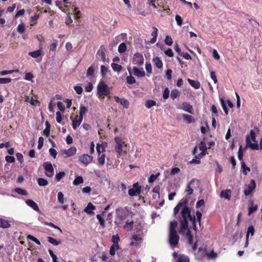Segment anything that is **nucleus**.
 Masks as SVG:
<instances>
[{"mask_svg": "<svg viewBox=\"0 0 262 262\" xmlns=\"http://www.w3.org/2000/svg\"><path fill=\"white\" fill-rule=\"evenodd\" d=\"M188 203V200L187 198L182 199L178 205L173 209V214L176 215L178 214L180 209L181 217L179 219L180 223H181V227L180 229V233H184L187 230L188 227V221L192 222L193 229L194 230H196V220L194 216H192L191 215V209L187 206Z\"/></svg>", "mask_w": 262, "mask_h": 262, "instance_id": "obj_1", "label": "nucleus"}, {"mask_svg": "<svg viewBox=\"0 0 262 262\" xmlns=\"http://www.w3.org/2000/svg\"><path fill=\"white\" fill-rule=\"evenodd\" d=\"M110 89L104 81H100L97 86V96L99 98L110 97Z\"/></svg>", "mask_w": 262, "mask_h": 262, "instance_id": "obj_2", "label": "nucleus"}, {"mask_svg": "<svg viewBox=\"0 0 262 262\" xmlns=\"http://www.w3.org/2000/svg\"><path fill=\"white\" fill-rule=\"evenodd\" d=\"M116 213L115 224L117 227H121L123 221L127 217L128 214L122 208L116 209Z\"/></svg>", "mask_w": 262, "mask_h": 262, "instance_id": "obj_3", "label": "nucleus"}, {"mask_svg": "<svg viewBox=\"0 0 262 262\" xmlns=\"http://www.w3.org/2000/svg\"><path fill=\"white\" fill-rule=\"evenodd\" d=\"M180 237L177 231L169 232L168 241L169 244L173 247H176L179 243Z\"/></svg>", "mask_w": 262, "mask_h": 262, "instance_id": "obj_4", "label": "nucleus"}, {"mask_svg": "<svg viewBox=\"0 0 262 262\" xmlns=\"http://www.w3.org/2000/svg\"><path fill=\"white\" fill-rule=\"evenodd\" d=\"M115 141L116 142L115 145V151L117 152L119 155H120L123 151V147L126 146V144L125 142L123 141V140L119 137H116L114 139Z\"/></svg>", "mask_w": 262, "mask_h": 262, "instance_id": "obj_5", "label": "nucleus"}, {"mask_svg": "<svg viewBox=\"0 0 262 262\" xmlns=\"http://www.w3.org/2000/svg\"><path fill=\"white\" fill-rule=\"evenodd\" d=\"M76 151V148L74 146H72L68 149L61 150L60 153L62 157L67 158L70 157H72L75 155Z\"/></svg>", "mask_w": 262, "mask_h": 262, "instance_id": "obj_6", "label": "nucleus"}, {"mask_svg": "<svg viewBox=\"0 0 262 262\" xmlns=\"http://www.w3.org/2000/svg\"><path fill=\"white\" fill-rule=\"evenodd\" d=\"M105 52L106 49L104 46L101 45L96 53L97 58L100 59L104 62L107 61Z\"/></svg>", "mask_w": 262, "mask_h": 262, "instance_id": "obj_7", "label": "nucleus"}, {"mask_svg": "<svg viewBox=\"0 0 262 262\" xmlns=\"http://www.w3.org/2000/svg\"><path fill=\"white\" fill-rule=\"evenodd\" d=\"M141 187L139 185L138 183L133 184V188L128 190V194L132 196L139 195L141 193Z\"/></svg>", "mask_w": 262, "mask_h": 262, "instance_id": "obj_8", "label": "nucleus"}, {"mask_svg": "<svg viewBox=\"0 0 262 262\" xmlns=\"http://www.w3.org/2000/svg\"><path fill=\"white\" fill-rule=\"evenodd\" d=\"M46 174L47 177L51 178L54 175V168L52 164L47 162L43 163Z\"/></svg>", "mask_w": 262, "mask_h": 262, "instance_id": "obj_9", "label": "nucleus"}, {"mask_svg": "<svg viewBox=\"0 0 262 262\" xmlns=\"http://www.w3.org/2000/svg\"><path fill=\"white\" fill-rule=\"evenodd\" d=\"M144 58L143 55L139 53H136L134 54L133 58V63L134 64L140 66L143 64Z\"/></svg>", "mask_w": 262, "mask_h": 262, "instance_id": "obj_10", "label": "nucleus"}, {"mask_svg": "<svg viewBox=\"0 0 262 262\" xmlns=\"http://www.w3.org/2000/svg\"><path fill=\"white\" fill-rule=\"evenodd\" d=\"M93 158L88 154H83L79 157V161L85 165H88L92 162Z\"/></svg>", "mask_w": 262, "mask_h": 262, "instance_id": "obj_11", "label": "nucleus"}, {"mask_svg": "<svg viewBox=\"0 0 262 262\" xmlns=\"http://www.w3.org/2000/svg\"><path fill=\"white\" fill-rule=\"evenodd\" d=\"M256 187V183L254 180L252 179L250 181V184L247 186V188L244 190V194L245 195H249L255 189Z\"/></svg>", "mask_w": 262, "mask_h": 262, "instance_id": "obj_12", "label": "nucleus"}, {"mask_svg": "<svg viewBox=\"0 0 262 262\" xmlns=\"http://www.w3.org/2000/svg\"><path fill=\"white\" fill-rule=\"evenodd\" d=\"M179 109H182L185 112H187L191 114H193V108L191 105L188 102H185L182 103V107H178Z\"/></svg>", "mask_w": 262, "mask_h": 262, "instance_id": "obj_13", "label": "nucleus"}, {"mask_svg": "<svg viewBox=\"0 0 262 262\" xmlns=\"http://www.w3.org/2000/svg\"><path fill=\"white\" fill-rule=\"evenodd\" d=\"M114 99L116 102L120 103L122 105H123L124 108H127L128 107L129 103L127 99L125 98L120 99L118 96H115Z\"/></svg>", "mask_w": 262, "mask_h": 262, "instance_id": "obj_14", "label": "nucleus"}, {"mask_svg": "<svg viewBox=\"0 0 262 262\" xmlns=\"http://www.w3.org/2000/svg\"><path fill=\"white\" fill-rule=\"evenodd\" d=\"M83 119L80 118L78 115H76L75 118L72 120V127L74 129H76L78 127L82 121Z\"/></svg>", "mask_w": 262, "mask_h": 262, "instance_id": "obj_15", "label": "nucleus"}, {"mask_svg": "<svg viewBox=\"0 0 262 262\" xmlns=\"http://www.w3.org/2000/svg\"><path fill=\"white\" fill-rule=\"evenodd\" d=\"M96 209V207L92 203H88L87 206L84 208V211L88 214H93V210Z\"/></svg>", "mask_w": 262, "mask_h": 262, "instance_id": "obj_16", "label": "nucleus"}, {"mask_svg": "<svg viewBox=\"0 0 262 262\" xmlns=\"http://www.w3.org/2000/svg\"><path fill=\"white\" fill-rule=\"evenodd\" d=\"M26 204L33 209L34 210L39 212V208L38 205L32 200L28 199L26 201Z\"/></svg>", "mask_w": 262, "mask_h": 262, "instance_id": "obj_17", "label": "nucleus"}, {"mask_svg": "<svg viewBox=\"0 0 262 262\" xmlns=\"http://www.w3.org/2000/svg\"><path fill=\"white\" fill-rule=\"evenodd\" d=\"M42 53V49L41 47L40 49L37 50L29 52L28 55L34 58H36L41 55Z\"/></svg>", "mask_w": 262, "mask_h": 262, "instance_id": "obj_18", "label": "nucleus"}, {"mask_svg": "<svg viewBox=\"0 0 262 262\" xmlns=\"http://www.w3.org/2000/svg\"><path fill=\"white\" fill-rule=\"evenodd\" d=\"M246 143L247 144L249 145V147L253 149V150H258V145L257 143H252L251 142V140L250 139V137L249 135H247L246 137Z\"/></svg>", "mask_w": 262, "mask_h": 262, "instance_id": "obj_19", "label": "nucleus"}, {"mask_svg": "<svg viewBox=\"0 0 262 262\" xmlns=\"http://www.w3.org/2000/svg\"><path fill=\"white\" fill-rule=\"evenodd\" d=\"M220 196L221 198H224L226 199L229 200L231 196V191L230 189H227L221 191Z\"/></svg>", "mask_w": 262, "mask_h": 262, "instance_id": "obj_20", "label": "nucleus"}, {"mask_svg": "<svg viewBox=\"0 0 262 262\" xmlns=\"http://www.w3.org/2000/svg\"><path fill=\"white\" fill-rule=\"evenodd\" d=\"M258 206L257 205H254L253 201H250V205L248 207V215H250L254 212L257 210Z\"/></svg>", "mask_w": 262, "mask_h": 262, "instance_id": "obj_21", "label": "nucleus"}, {"mask_svg": "<svg viewBox=\"0 0 262 262\" xmlns=\"http://www.w3.org/2000/svg\"><path fill=\"white\" fill-rule=\"evenodd\" d=\"M152 62L157 68L161 69L163 67V62L159 57H154Z\"/></svg>", "mask_w": 262, "mask_h": 262, "instance_id": "obj_22", "label": "nucleus"}, {"mask_svg": "<svg viewBox=\"0 0 262 262\" xmlns=\"http://www.w3.org/2000/svg\"><path fill=\"white\" fill-rule=\"evenodd\" d=\"M152 29L153 31L151 33V35L152 36V38H151L150 40V42L151 43H154L156 42L158 36V29L155 27H153Z\"/></svg>", "mask_w": 262, "mask_h": 262, "instance_id": "obj_23", "label": "nucleus"}, {"mask_svg": "<svg viewBox=\"0 0 262 262\" xmlns=\"http://www.w3.org/2000/svg\"><path fill=\"white\" fill-rule=\"evenodd\" d=\"M11 227V224L9 221L0 218V228H8Z\"/></svg>", "mask_w": 262, "mask_h": 262, "instance_id": "obj_24", "label": "nucleus"}, {"mask_svg": "<svg viewBox=\"0 0 262 262\" xmlns=\"http://www.w3.org/2000/svg\"><path fill=\"white\" fill-rule=\"evenodd\" d=\"M133 73L135 76L139 77H142L145 75V73L144 71H141L136 67L133 68Z\"/></svg>", "mask_w": 262, "mask_h": 262, "instance_id": "obj_25", "label": "nucleus"}, {"mask_svg": "<svg viewBox=\"0 0 262 262\" xmlns=\"http://www.w3.org/2000/svg\"><path fill=\"white\" fill-rule=\"evenodd\" d=\"M189 83L195 89H199L200 88V82L198 80H194L190 79H188Z\"/></svg>", "mask_w": 262, "mask_h": 262, "instance_id": "obj_26", "label": "nucleus"}, {"mask_svg": "<svg viewBox=\"0 0 262 262\" xmlns=\"http://www.w3.org/2000/svg\"><path fill=\"white\" fill-rule=\"evenodd\" d=\"M182 117L184 120H185L187 123L195 122L194 119L190 115L184 114H183Z\"/></svg>", "mask_w": 262, "mask_h": 262, "instance_id": "obj_27", "label": "nucleus"}, {"mask_svg": "<svg viewBox=\"0 0 262 262\" xmlns=\"http://www.w3.org/2000/svg\"><path fill=\"white\" fill-rule=\"evenodd\" d=\"M134 222L133 220L126 221L125 224L124 225L123 228L127 231H131L133 228Z\"/></svg>", "mask_w": 262, "mask_h": 262, "instance_id": "obj_28", "label": "nucleus"}, {"mask_svg": "<svg viewBox=\"0 0 262 262\" xmlns=\"http://www.w3.org/2000/svg\"><path fill=\"white\" fill-rule=\"evenodd\" d=\"M194 181V179L191 180V181L187 185L185 191L187 195H190L193 193V190L192 188H191L190 184H192Z\"/></svg>", "mask_w": 262, "mask_h": 262, "instance_id": "obj_29", "label": "nucleus"}, {"mask_svg": "<svg viewBox=\"0 0 262 262\" xmlns=\"http://www.w3.org/2000/svg\"><path fill=\"white\" fill-rule=\"evenodd\" d=\"M105 154H101L100 155H98V157L97 159L98 163L99 165L102 166L105 163Z\"/></svg>", "mask_w": 262, "mask_h": 262, "instance_id": "obj_30", "label": "nucleus"}, {"mask_svg": "<svg viewBox=\"0 0 262 262\" xmlns=\"http://www.w3.org/2000/svg\"><path fill=\"white\" fill-rule=\"evenodd\" d=\"M72 11L73 12V14L75 15V19H79L81 17V12L77 10V8L74 7V6H72Z\"/></svg>", "mask_w": 262, "mask_h": 262, "instance_id": "obj_31", "label": "nucleus"}, {"mask_svg": "<svg viewBox=\"0 0 262 262\" xmlns=\"http://www.w3.org/2000/svg\"><path fill=\"white\" fill-rule=\"evenodd\" d=\"M88 112V108L83 105H80L79 109V116L80 118L83 119V116L85 114Z\"/></svg>", "mask_w": 262, "mask_h": 262, "instance_id": "obj_32", "label": "nucleus"}, {"mask_svg": "<svg viewBox=\"0 0 262 262\" xmlns=\"http://www.w3.org/2000/svg\"><path fill=\"white\" fill-rule=\"evenodd\" d=\"M199 149L202 151L201 154L205 155L207 151V147L204 141H201L200 143Z\"/></svg>", "mask_w": 262, "mask_h": 262, "instance_id": "obj_33", "label": "nucleus"}, {"mask_svg": "<svg viewBox=\"0 0 262 262\" xmlns=\"http://www.w3.org/2000/svg\"><path fill=\"white\" fill-rule=\"evenodd\" d=\"M47 239L48 241L51 244L53 245L54 246H57L59 245L61 242V241H57L55 238H54L50 236H48L47 237Z\"/></svg>", "mask_w": 262, "mask_h": 262, "instance_id": "obj_34", "label": "nucleus"}, {"mask_svg": "<svg viewBox=\"0 0 262 262\" xmlns=\"http://www.w3.org/2000/svg\"><path fill=\"white\" fill-rule=\"evenodd\" d=\"M72 6L71 7L70 3H67V4L63 6L61 9L64 12L67 14H71V9H72Z\"/></svg>", "mask_w": 262, "mask_h": 262, "instance_id": "obj_35", "label": "nucleus"}, {"mask_svg": "<svg viewBox=\"0 0 262 262\" xmlns=\"http://www.w3.org/2000/svg\"><path fill=\"white\" fill-rule=\"evenodd\" d=\"M126 49L127 47L125 43L122 42L119 45L118 50L120 53H123L126 51Z\"/></svg>", "mask_w": 262, "mask_h": 262, "instance_id": "obj_36", "label": "nucleus"}, {"mask_svg": "<svg viewBox=\"0 0 262 262\" xmlns=\"http://www.w3.org/2000/svg\"><path fill=\"white\" fill-rule=\"evenodd\" d=\"M178 225V223L176 221H172L170 223L169 232L176 231V228Z\"/></svg>", "mask_w": 262, "mask_h": 262, "instance_id": "obj_37", "label": "nucleus"}, {"mask_svg": "<svg viewBox=\"0 0 262 262\" xmlns=\"http://www.w3.org/2000/svg\"><path fill=\"white\" fill-rule=\"evenodd\" d=\"M180 96V92L177 89H173L170 93V97L172 100H174L177 97Z\"/></svg>", "mask_w": 262, "mask_h": 262, "instance_id": "obj_38", "label": "nucleus"}, {"mask_svg": "<svg viewBox=\"0 0 262 262\" xmlns=\"http://www.w3.org/2000/svg\"><path fill=\"white\" fill-rule=\"evenodd\" d=\"M255 229L254 227L252 225L250 226L247 229V232L246 234V237H247V239H249V235H253L254 234Z\"/></svg>", "mask_w": 262, "mask_h": 262, "instance_id": "obj_39", "label": "nucleus"}, {"mask_svg": "<svg viewBox=\"0 0 262 262\" xmlns=\"http://www.w3.org/2000/svg\"><path fill=\"white\" fill-rule=\"evenodd\" d=\"M119 249L118 245H113L110 250V254L113 256L115 254L116 251Z\"/></svg>", "mask_w": 262, "mask_h": 262, "instance_id": "obj_40", "label": "nucleus"}, {"mask_svg": "<svg viewBox=\"0 0 262 262\" xmlns=\"http://www.w3.org/2000/svg\"><path fill=\"white\" fill-rule=\"evenodd\" d=\"M42 223L44 225H47V226H50V227H51L52 228H54L55 229H56L58 230L61 233H62V230L59 227H58L57 226L54 225L53 223H49L48 222H45V221L42 222Z\"/></svg>", "mask_w": 262, "mask_h": 262, "instance_id": "obj_41", "label": "nucleus"}, {"mask_svg": "<svg viewBox=\"0 0 262 262\" xmlns=\"http://www.w3.org/2000/svg\"><path fill=\"white\" fill-rule=\"evenodd\" d=\"M37 183L40 186H45L48 184V181L43 178H38L37 179Z\"/></svg>", "mask_w": 262, "mask_h": 262, "instance_id": "obj_42", "label": "nucleus"}, {"mask_svg": "<svg viewBox=\"0 0 262 262\" xmlns=\"http://www.w3.org/2000/svg\"><path fill=\"white\" fill-rule=\"evenodd\" d=\"M111 67L114 71L119 72L122 70V66L117 63H112Z\"/></svg>", "mask_w": 262, "mask_h": 262, "instance_id": "obj_43", "label": "nucleus"}, {"mask_svg": "<svg viewBox=\"0 0 262 262\" xmlns=\"http://www.w3.org/2000/svg\"><path fill=\"white\" fill-rule=\"evenodd\" d=\"M96 218L98 220L99 223L101 227L103 228H104L105 227V221L104 219L101 216V215L100 214H97L96 215Z\"/></svg>", "mask_w": 262, "mask_h": 262, "instance_id": "obj_44", "label": "nucleus"}, {"mask_svg": "<svg viewBox=\"0 0 262 262\" xmlns=\"http://www.w3.org/2000/svg\"><path fill=\"white\" fill-rule=\"evenodd\" d=\"M241 166L243 169V173L245 175L247 174V172L250 171L251 169L249 167H247L244 162H242Z\"/></svg>", "mask_w": 262, "mask_h": 262, "instance_id": "obj_45", "label": "nucleus"}, {"mask_svg": "<svg viewBox=\"0 0 262 262\" xmlns=\"http://www.w3.org/2000/svg\"><path fill=\"white\" fill-rule=\"evenodd\" d=\"M177 262H190V261L187 256L182 255L178 257Z\"/></svg>", "mask_w": 262, "mask_h": 262, "instance_id": "obj_46", "label": "nucleus"}, {"mask_svg": "<svg viewBox=\"0 0 262 262\" xmlns=\"http://www.w3.org/2000/svg\"><path fill=\"white\" fill-rule=\"evenodd\" d=\"M83 182V180L82 177L79 176L76 177L73 182V184L74 185H78Z\"/></svg>", "mask_w": 262, "mask_h": 262, "instance_id": "obj_47", "label": "nucleus"}, {"mask_svg": "<svg viewBox=\"0 0 262 262\" xmlns=\"http://www.w3.org/2000/svg\"><path fill=\"white\" fill-rule=\"evenodd\" d=\"M96 150L98 155H100L102 152L105 151V147L102 144H97Z\"/></svg>", "mask_w": 262, "mask_h": 262, "instance_id": "obj_48", "label": "nucleus"}, {"mask_svg": "<svg viewBox=\"0 0 262 262\" xmlns=\"http://www.w3.org/2000/svg\"><path fill=\"white\" fill-rule=\"evenodd\" d=\"M127 38V34L126 33H122L120 35L116 37L115 39L117 42H119L121 40H124Z\"/></svg>", "mask_w": 262, "mask_h": 262, "instance_id": "obj_49", "label": "nucleus"}, {"mask_svg": "<svg viewBox=\"0 0 262 262\" xmlns=\"http://www.w3.org/2000/svg\"><path fill=\"white\" fill-rule=\"evenodd\" d=\"M222 106L223 107V109L224 110L225 114L226 115H228V110L227 109V107L226 106V105L225 104V101L223 98H220V99Z\"/></svg>", "mask_w": 262, "mask_h": 262, "instance_id": "obj_50", "label": "nucleus"}, {"mask_svg": "<svg viewBox=\"0 0 262 262\" xmlns=\"http://www.w3.org/2000/svg\"><path fill=\"white\" fill-rule=\"evenodd\" d=\"M156 105V102L154 100H148L146 101L145 106L147 108H150L153 106Z\"/></svg>", "mask_w": 262, "mask_h": 262, "instance_id": "obj_51", "label": "nucleus"}, {"mask_svg": "<svg viewBox=\"0 0 262 262\" xmlns=\"http://www.w3.org/2000/svg\"><path fill=\"white\" fill-rule=\"evenodd\" d=\"M15 192L19 194L26 195H27L28 193L26 190L20 188H16L14 190Z\"/></svg>", "mask_w": 262, "mask_h": 262, "instance_id": "obj_52", "label": "nucleus"}, {"mask_svg": "<svg viewBox=\"0 0 262 262\" xmlns=\"http://www.w3.org/2000/svg\"><path fill=\"white\" fill-rule=\"evenodd\" d=\"M27 238L28 239H30V240L32 241L33 242L35 243L38 245H41V243H40V241L38 239H37L36 237H35L34 236H33L32 235H30V234L28 235L27 236Z\"/></svg>", "mask_w": 262, "mask_h": 262, "instance_id": "obj_53", "label": "nucleus"}, {"mask_svg": "<svg viewBox=\"0 0 262 262\" xmlns=\"http://www.w3.org/2000/svg\"><path fill=\"white\" fill-rule=\"evenodd\" d=\"M160 172H158L156 174H151L148 178V182L150 183L154 182L160 176Z\"/></svg>", "mask_w": 262, "mask_h": 262, "instance_id": "obj_54", "label": "nucleus"}, {"mask_svg": "<svg viewBox=\"0 0 262 262\" xmlns=\"http://www.w3.org/2000/svg\"><path fill=\"white\" fill-rule=\"evenodd\" d=\"M26 30L25 25L24 24H19L17 28V32L19 33H23Z\"/></svg>", "mask_w": 262, "mask_h": 262, "instance_id": "obj_55", "label": "nucleus"}, {"mask_svg": "<svg viewBox=\"0 0 262 262\" xmlns=\"http://www.w3.org/2000/svg\"><path fill=\"white\" fill-rule=\"evenodd\" d=\"M57 199L58 202L62 204L64 203V195L62 192H59L57 194Z\"/></svg>", "mask_w": 262, "mask_h": 262, "instance_id": "obj_56", "label": "nucleus"}, {"mask_svg": "<svg viewBox=\"0 0 262 262\" xmlns=\"http://www.w3.org/2000/svg\"><path fill=\"white\" fill-rule=\"evenodd\" d=\"M66 175L64 171L59 172L55 176L56 180L58 182L60 181L61 179Z\"/></svg>", "mask_w": 262, "mask_h": 262, "instance_id": "obj_57", "label": "nucleus"}, {"mask_svg": "<svg viewBox=\"0 0 262 262\" xmlns=\"http://www.w3.org/2000/svg\"><path fill=\"white\" fill-rule=\"evenodd\" d=\"M94 68H93V64L90 67L88 70H87V72H86V75L87 76H92L94 75Z\"/></svg>", "mask_w": 262, "mask_h": 262, "instance_id": "obj_58", "label": "nucleus"}, {"mask_svg": "<svg viewBox=\"0 0 262 262\" xmlns=\"http://www.w3.org/2000/svg\"><path fill=\"white\" fill-rule=\"evenodd\" d=\"M187 238H188V243L189 245H192L193 243V236L191 234L190 231L189 230L187 231L186 233Z\"/></svg>", "mask_w": 262, "mask_h": 262, "instance_id": "obj_59", "label": "nucleus"}, {"mask_svg": "<svg viewBox=\"0 0 262 262\" xmlns=\"http://www.w3.org/2000/svg\"><path fill=\"white\" fill-rule=\"evenodd\" d=\"M165 43L168 46H171L173 43V40L171 37L167 35L165 39Z\"/></svg>", "mask_w": 262, "mask_h": 262, "instance_id": "obj_60", "label": "nucleus"}, {"mask_svg": "<svg viewBox=\"0 0 262 262\" xmlns=\"http://www.w3.org/2000/svg\"><path fill=\"white\" fill-rule=\"evenodd\" d=\"M10 78H0V84L8 83L11 82Z\"/></svg>", "mask_w": 262, "mask_h": 262, "instance_id": "obj_61", "label": "nucleus"}, {"mask_svg": "<svg viewBox=\"0 0 262 262\" xmlns=\"http://www.w3.org/2000/svg\"><path fill=\"white\" fill-rule=\"evenodd\" d=\"M175 19L178 26H182L183 24V19L180 15L178 14L176 15L175 16Z\"/></svg>", "mask_w": 262, "mask_h": 262, "instance_id": "obj_62", "label": "nucleus"}, {"mask_svg": "<svg viewBox=\"0 0 262 262\" xmlns=\"http://www.w3.org/2000/svg\"><path fill=\"white\" fill-rule=\"evenodd\" d=\"M126 80L127 82L130 84L135 83L136 81L135 78L132 76H127L126 78Z\"/></svg>", "mask_w": 262, "mask_h": 262, "instance_id": "obj_63", "label": "nucleus"}, {"mask_svg": "<svg viewBox=\"0 0 262 262\" xmlns=\"http://www.w3.org/2000/svg\"><path fill=\"white\" fill-rule=\"evenodd\" d=\"M93 89V84L91 82H89L85 87V91L86 92H91Z\"/></svg>", "mask_w": 262, "mask_h": 262, "instance_id": "obj_64", "label": "nucleus"}]
</instances>
